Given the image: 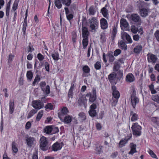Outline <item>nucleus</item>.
Masks as SVG:
<instances>
[{"mask_svg":"<svg viewBox=\"0 0 159 159\" xmlns=\"http://www.w3.org/2000/svg\"><path fill=\"white\" fill-rule=\"evenodd\" d=\"M152 99L157 103H159V96L158 95H156L153 96L152 97Z\"/></svg>","mask_w":159,"mask_h":159,"instance_id":"obj_45","label":"nucleus"},{"mask_svg":"<svg viewBox=\"0 0 159 159\" xmlns=\"http://www.w3.org/2000/svg\"><path fill=\"white\" fill-rule=\"evenodd\" d=\"M43 111H40L38 113L36 118L37 121H39L43 115Z\"/></svg>","mask_w":159,"mask_h":159,"instance_id":"obj_37","label":"nucleus"},{"mask_svg":"<svg viewBox=\"0 0 159 159\" xmlns=\"http://www.w3.org/2000/svg\"><path fill=\"white\" fill-rule=\"evenodd\" d=\"M32 106L36 109L39 110L43 107V104L39 100H36L32 101Z\"/></svg>","mask_w":159,"mask_h":159,"instance_id":"obj_6","label":"nucleus"},{"mask_svg":"<svg viewBox=\"0 0 159 159\" xmlns=\"http://www.w3.org/2000/svg\"><path fill=\"white\" fill-rule=\"evenodd\" d=\"M40 78L38 76H36L34 79V81L33 83V85L34 86L36 82H39L40 80Z\"/></svg>","mask_w":159,"mask_h":159,"instance_id":"obj_55","label":"nucleus"},{"mask_svg":"<svg viewBox=\"0 0 159 159\" xmlns=\"http://www.w3.org/2000/svg\"><path fill=\"white\" fill-rule=\"evenodd\" d=\"M131 102L134 108H135L136 105L139 102V99L135 96V93H133L132 94L131 97Z\"/></svg>","mask_w":159,"mask_h":159,"instance_id":"obj_10","label":"nucleus"},{"mask_svg":"<svg viewBox=\"0 0 159 159\" xmlns=\"http://www.w3.org/2000/svg\"><path fill=\"white\" fill-rule=\"evenodd\" d=\"M130 20L133 23L137 25H140L142 23L141 17L137 14H132L130 16Z\"/></svg>","mask_w":159,"mask_h":159,"instance_id":"obj_2","label":"nucleus"},{"mask_svg":"<svg viewBox=\"0 0 159 159\" xmlns=\"http://www.w3.org/2000/svg\"><path fill=\"white\" fill-rule=\"evenodd\" d=\"M140 37L138 34H136L133 35V39L136 41H138Z\"/></svg>","mask_w":159,"mask_h":159,"instance_id":"obj_59","label":"nucleus"},{"mask_svg":"<svg viewBox=\"0 0 159 159\" xmlns=\"http://www.w3.org/2000/svg\"><path fill=\"white\" fill-rule=\"evenodd\" d=\"M89 27L91 32H95L98 29V21L94 17L89 20Z\"/></svg>","mask_w":159,"mask_h":159,"instance_id":"obj_1","label":"nucleus"},{"mask_svg":"<svg viewBox=\"0 0 159 159\" xmlns=\"http://www.w3.org/2000/svg\"><path fill=\"white\" fill-rule=\"evenodd\" d=\"M14 57L15 55H14L11 54H10L8 60V62L9 63L11 62Z\"/></svg>","mask_w":159,"mask_h":159,"instance_id":"obj_47","label":"nucleus"},{"mask_svg":"<svg viewBox=\"0 0 159 159\" xmlns=\"http://www.w3.org/2000/svg\"><path fill=\"white\" fill-rule=\"evenodd\" d=\"M118 44L120 45L122 49L125 50L127 49V46L125 43L123 41H120V43H118Z\"/></svg>","mask_w":159,"mask_h":159,"instance_id":"obj_35","label":"nucleus"},{"mask_svg":"<svg viewBox=\"0 0 159 159\" xmlns=\"http://www.w3.org/2000/svg\"><path fill=\"white\" fill-rule=\"evenodd\" d=\"M127 142V141L125 139L124 140H121L119 143L120 147H122Z\"/></svg>","mask_w":159,"mask_h":159,"instance_id":"obj_48","label":"nucleus"},{"mask_svg":"<svg viewBox=\"0 0 159 159\" xmlns=\"http://www.w3.org/2000/svg\"><path fill=\"white\" fill-rule=\"evenodd\" d=\"M142 49V47L140 45L136 46L134 49V52L136 53H139Z\"/></svg>","mask_w":159,"mask_h":159,"instance_id":"obj_25","label":"nucleus"},{"mask_svg":"<svg viewBox=\"0 0 159 159\" xmlns=\"http://www.w3.org/2000/svg\"><path fill=\"white\" fill-rule=\"evenodd\" d=\"M14 109V102H10L9 103V112L12 114Z\"/></svg>","mask_w":159,"mask_h":159,"instance_id":"obj_23","label":"nucleus"},{"mask_svg":"<svg viewBox=\"0 0 159 159\" xmlns=\"http://www.w3.org/2000/svg\"><path fill=\"white\" fill-rule=\"evenodd\" d=\"M58 131H59V129H58L57 127H52L51 134H55L57 133L58 132Z\"/></svg>","mask_w":159,"mask_h":159,"instance_id":"obj_44","label":"nucleus"},{"mask_svg":"<svg viewBox=\"0 0 159 159\" xmlns=\"http://www.w3.org/2000/svg\"><path fill=\"white\" fill-rule=\"evenodd\" d=\"M121 29L123 30L129 26V24L127 20L125 19L122 18L120 21Z\"/></svg>","mask_w":159,"mask_h":159,"instance_id":"obj_13","label":"nucleus"},{"mask_svg":"<svg viewBox=\"0 0 159 159\" xmlns=\"http://www.w3.org/2000/svg\"><path fill=\"white\" fill-rule=\"evenodd\" d=\"M37 111H35L34 109H33L30 111L29 112L28 116H27V118H29L32 116L34 114H35L37 112Z\"/></svg>","mask_w":159,"mask_h":159,"instance_id":"obj_36","label":"nucleus"},{"mask_svg":"<svg viewBox=\"0 0 159 159\" xmlns=\"http://www.w3.org/2000/svg\"><path fill=\"white\" fill-rule=\"evenodd\" d=\"M40 141L41 149L43 151L47 150V146L48 142L46 140V138L43 136L41 138Z\"/></svg>","mask_w":159,"mask_h":159,"instance_id":"obj_5","label":"nucleus"},{"mask_svg":"<svg viewBox=\"0 0 159 159\" xmlns=\"http://www.w3.org/2000/svg\"><path fill=\"white\" fill-rule=\"evenodd\" d=\"M70 10L73 11L76 9V7L75 4H73L70 6Z\"/></svg>","mask_w":159,"mask_h":159,"instance_id":"obj_54","label":"nucleus"},{"mask_svg":"<svg viewBox=\"0 0 159 159\" xmlns=\"http://www.w3.org/2000/svg\"><path fill=\"white\" fill-rule=\"evenodd\" d=\"M53 58L55 60H57L58 59L59 54L57 53H55L52 54Z\"/></svg>","mask_w":159,"mask_h":159,"instance_id":"obj_49","label":"nucleus"},{"mask_svg":"<svg viewBox=\"0 0 159 159\" xmlns=\"http://www.w3.org/2000/svg\"><path fill=\"white\" fill-rule=\"evenodd\" d=\"M130 30L131 32L134 34H136L138 31V28L134 25L131 26Z\"/></svg>","mask_w":159,"mask_h":159,"instance_id":"obj_41","label":"nucleus"},{"mask_svg":"<svg viewBox=\"0 0 159 159\" xmlns=\"http://www.w3.org/2000/svg\"><path fill=\"white\" fill-rule=\"evenodd\" d=\"M12 150L13 152L16 153L18 151V148L16 147V143L15 141H13L11 144Z\"/></svg>","mask_w":159,"mask_h":159,"instance_id":"obj_26","label":"nucleus"},{"mask_svg":"<svg viewBox=\"0 0 159 159\" xmlns=\"http://www.w3.org/2000/svg\"><path fill=\"white\" fill-rule=\"evenodd\" d=\"M102 146L100 145H97L95 150L96 152V153L98 154H100L101 152H102Z\"/></svg>","mask_w":159,"mask_h":159,"instance_id":"obj_31","label":"nucleus"},{"mask_svg":"<svg viewBox=\"0 0 159 159\" xmlns=\"http://www.w3.org/2000/svg\"><path fill=\"white\" fill-rule=\"evenodd\" d=\"M96 11L93 6H91L89 9V15H94Z\"/></svg>","mask_w":159,"mask_h":159,"instance_id":"obj_27","label":"nucleus"},{"mask_svg":"<svg viewBox=\"0 0 159 159\" xmlns=\"http://www.w3.org/2000/svg\"><path fill=\"white\" fill-rule=\"evenodd\" d=\"M89 32L88 28L82 26V35L83 38H88L89 35Z\"/></svg>","mask_w":159,"mask_h":159,"instance_id":"obj_16","label":"nucleus"},{"mask_svg":"<svg viewBox=\"0 0 159 159\" xmlns=\"http://www.w3.org/2000/svg\"><path fill=\"white\" fill-rule=\"evenodd\" d=\"M118 155V152H115L112 153L111 155V157L112 158H115Z\"/></svg>","mask_w":159,"mask_h":159,"instance_id":"obj_62","label":"nucleus"},{"mask_svg":"<svg viewBox=\"0 0 159 159\" xmlns=\"http://www.w3.org/2000/svg\"><path fill=\"white\" fill-rule=\"evenodd\" d=\"M148 153L152 157L156 158V155L151 150L149 149L148 151Z\"/></svg>","mask_w":159,"mask_h":159,"instance_id":"obj_57","label":"nucleus"},{"mask_svg":"<svg viewBox=\"0 0 159 159\" xmlns=\"http://www.w3.org/2000/svg\"><path fill=\"white\" fill-rule=\"evenodd\" d=\"M97 108V106L95 103H93L90 107V109L89 111V115L92 117L96 116L97 115L96 111L95 110Z\"/></svg>","mask_w":159,"mask_h":159,"instance_id":"obj_8","label":"nucleus"},{"mask_svg":"<svg viewBox=\"0 0 159 159\" xmlns=\"http://www.w3.org/2000/svg\"><path fill=\"white\" fill-rule=\"evenodd\" d=\"M61 0H55V4L58 9H59L61 8L62 7V4L61 2Z\"/></svg>","mask_w":159,"mask_h":159,"instance_id":"obj_29","label":"nucleus"},{"mask_svg":"<svg viewBox=\"0 0 159 159\" xmlns=\"http://www.w3.org/2000/svg\"><path fill=\"white\" fill-rule=\"evenodd\" d=\"M136 144L131 143H130L131 150L129 152V154H133L134 153L136 152H137L136 150Z\"/></svg>","mask_w":159,"mask_h":159,"instance_id":"obj_19","label":"nucleus"},{"mask_svg":"<svg viewBox=\"0 0 159 159\" xmlns=\"http://www.w3.org/2000/svg\"><path fill=\"white\" fill-rule=\"evenodd\" d=\"M77 37V35L75 32H74L72 34V40L74 43L76 41V39Z\"/></svg>","mask_w":159,"mask_h":159,"instance_id":"obj_58","label":"nucleus"},{"mask_svg":"<svg viewBox=\"0 0 159 159\" xmlns=\"http://www.w3.org/2000/svg\"><path fill=\"white\" fill-rule=\"evenodd\" d=\"M62 3L67 6L70 5L71 3V0H61Z\"/></svg>","mask_w":159,"mask_h":159,"instance_id":"obj_38","label":"nucleus"},{"mask_svg":"<svg viewBox=\"0 0 159 159\" xmlns=\"http://www.w3.org/2000/svg\"><path fill=\"white\" fill-rule=\"evenodd\" d=\"M107 55L109 58L110 62H112L114 61L115 58L112 53H108L107 54Z\"/></svg>","mask_w":159,"mask_h":159,"instance_id":"obj_33","label":"nucleus"},{"mask_svg":"<svg viewBox=\"0 0 159 159\" xmlns=\"http://www.w3.org/2000/svg\"><path fill=\"white\" fill-rule=\"evenodd\" d=\"M52 127L50 126H46L44 129V132L49 134L52 133Z\"/></svg>","mask_w":159,"mask_h":159,"instance_id":"obj_30","label":"nucleus"},{"mask_svg":"<svg viewBox=\"0 0 159 159\" xmlns=\"http://www.w3.org/2000/svg\"><path fill=\"white\" fill-rule=\"evenodd\" d=\"M137 6L139 8V9L142 7V5L143 4V2L140 1H138L137 2Z\"/></svg>","mask_w":159,"mask_h":159,"instance_id":"obj_63","label":"nucleus"},{"mask_svg":"<svg viewBox=\"0 0 159 159\" xmlns=\"http://www.w3.org/2000/svg\"><path fill=\"white\" fill-rule=\"evenodd\" d=\"M116 74H120L121 76H122L123 74L120 72H118L117 74H116L114 72H113L108 75V79L111 83L116 84V83L115 81L117 79Z\"/></svg>","mask_w":159,"mask_h":159,"instance_id":"obj_4","label":"nucleus"},{"mask_svg":"<svg viewBox=\"0 0 159 159\" xmlns=\"http://www.w3.org/2000/svg\"><path fill=\"white\" fill-rule=\"evenodd\" d=\"M96 99V96L92 95V94H91L90 97L89 98V101L91 102H93Z\"/></svg>","mask_w":159,"mask_h":159,"instance_id":"obj_50","label":"nucleus"},{"mask_svg":"<svg viewBox=\"0 0 159 159\" xmlns=\"http://www.w3.org/2000/svg\"><path fill=\"white\" fill-rule=\"evenodd\" d=\"M61 148L60 144L57 143H54L52 146V150L54 151H57L60 149Z\"/></svg>","mask_w":159,"mask_h":159,"instance_id":"obj_24","label":"nucleus"},{"mask_svg":"<svg viewBox=\"0 0 159 159\" xmlns=\"http://www.w3.org/2000/svg\"><path fill=\"white\" fill-rule=\"evenodd\" d=\"M18 6V2H16V0L15 2H14V3L12 7V9L14 11H15L17 9V7Z\"/></svg>","mask_w":159,"mask_h":159,"instance_id":"obj_53","label":"nucleus"},{"mask_svg":"<svg viewBox=\"0 0 159 159\" xmlns=\"http://www.w3.org/2000/svg\"><path fill=\"white\" fill-rule=\"evenodd\" d=\"M84 39L82 40V44L83 46V48H85L87 46L88 43V38H84Z\"/></svg>","mask_w":159,"mask_h":159,"instance_id":"obj_34","label":"nucleus"},{"mask_svg":"<svg viewBox=\"0 0 159 159\" xmlns=\"http://www.w3.org/2000/svg\"><path fill=\"white\" fill-rule=\"evenodd\" d=\"M101 11L104 17L106 18H108V11L105 7L102 8L101 10Z\"/></svg>","mask_w":159,"mask_h":159,"instance_id":"obj_22","label":"nucleus"},{"mask_svg":"<svg viewBox=\"0 0 159 159\" xmlns=\"http://www.w3.org/2000/svg\"><path fill=\"white\" fill-rule=\"evenodd\" d=\"M130 114L132 116L131 118V120L132 121H134L136 120L137 119L138 115L135 113H134L132 111H131Z\"/></svg>","mask_w":159,"mask_h":159,"instance_id":"obj_28","label":"nucleus"},{"mask_svg":"<svg viewBox=\"0 0 159 159\" xmlns=\"http://www.w3.org/2000/svg\"><path fill=\"white\" fill-rule=\"evenodd\" d=\"M120 67V65L118 63V62H115L113 67V70L115 71H117L118 70Z\"/></svg>","mask_w":159,"mask_h":159,"instance_id":"obj_42","label":"nucleus"},{"mask_svg":"<svg viewBox=\"0 0 159 159\" xmlns=\"http://www.w3.org/2000/svg\"><path fill=\"white\" fill-rule=\"evenodd\" d=\"M150 11L148 8H143L139 10V14L143 17H145L148 15V13Z\"/></svg>","mask_w":159,"mask_h":159,"instance_id":"obj_9","label":"nucleus"},{"mask_svg":"<svg viewBox=\"0 0 159 159\" xmlns=\"http://www.w3.org/2000/svg\"><path fill=\"white\" fill-rule=\"evenodd\" d=\"M95 67L97 70H99L101 67L100 63L99 61H97L95 64Z\"/></svg>","mask_w":159,"mask_h":159,"instance_id":"obj_52","label":"nucleus"},{"mask_svg":"<svg viewBox=\"0 0 159 159\" xmlns=\"http://www.w3.org/2000/svg\"><path fill=\"white\" fill-rule=\"evenodd\" d=\"M87 100L85 97H81L78 100V102L80 105H85Z\"/></svg>","mask_w":159,"mask_h":159,"instance_id":"obj_21","label":"nucleus"},{"mask_svg":"<svg viewBox=\"0 0 159 159\" xmlns=\"http://www.w3.org/2000/svg\"><path fill=\"white\" fill-rule=\"evenodd\" d=\"M72 121V117L69 115L66 116L64 118L63 122L66 124H69Z\"/></svg>","mask_w":159,"mask_h":159,"instance_id":"obj_20","label":"nucleus"},{"mask_svg":"<svg viewBox=\"0 0 159 159\" xmlns=\"http://www.w3.org/2000/svg\"><path fill=\"white\" fill-rule=\"evenodd\" d=\"M133 133L136 136H140L141 134V127L138 125L137 123H134L131 127Z\"/></svg>","mask_w":159,"mask_h":159,"instance_id":"obj_3","label":"nucleus"},{"mask_svg":"<svg viewBox=\"0 0 159 159\" xmlns=\"http://www.w3.org/2000/svg\"><path fill=\"white\" fill-rule=\"evenodd\" d=\"M79 118L82 120H84L86 119V117L84 113L83 112L80 113L79 114Z\"/></svg>","mask_w":159,"mask_h":159,"instance_id":"obj_39","label":"nucleus"},{"mask_svg":"<svg viewBox=\"0 0 159 159\" xmlns=\"http://www.w3.org/2000/svg\"><path fill=\"white\" fill-rule=\"evenodd\" d=\"M147 56L148 61L149 62L155 63L157 60L156 56L152 53H148Z\"/></svg>","mask_w":159,"mask_h":159,"instance_id":"obj_11","label":"nucleus"},{"mask_svg":"<svg viewBox=\"0 0 159 159\" xmlns=\"http://www.w3.org/2000/svg\"><path fill=\"white\" fill-rule=\"evenodd\" d=\"M53 106L50 103H48L45 106V108L46 109H50L51 110Z\"/></svg>","mask_w":159,"mask_h":159,"instance_id":"obj_61","label":"nucleus"},{"mask_svg":"<svg viewBox=\"0 0 159 159\" xmlns=\"http://www.w3.org/2000/svg\"><path fill=\"white\" fill-rule=\"evenodd\" d=\"M26 141L28 146L31 148L34 144L35 140L34 138L28 136L26 137Z\"/></svg>","mask_w":159,"mask_h":159,"instance_id":"obj_12","label":"nucleus"},{"mask_svg":"<svg viewBox=\"0 0 159 159\" xmlns=\"http://www.w3.org/2000/svg\"><path fill=\"white\" fill-rule=\"evenodd\" d=\"M83 70L84 72L85 73H89L90 71V69L89 67L87 66H85L83 68Z\"/></svg>","mask_w":159,"mask_h":159,"instance_id":"obj_46","label":"nucleus"},{"mask_svg":"<svg viewBox=\"0 0 159 159\" xmlns=\"http://www.w3.org/2000/svg\"><path fill=\"white\" fill-rule=\"evenodd\" d=\"M121 52V51L119 49L116 50L114 52V55L115 56H118L120 54Z\"/></svg>","mask_w":159,"mask_h":159,"instance_id":"obj_56","label":"nucleus"},{"mask_svg":"<svg viewBox=\"0 0 159 159\" xmlns=\"http://www.w3.org/2000/svg\"><path fill=\"white\" fill-rule=\"evenodd\" d=\"M112 89L113 91L112 94L113 97L116 99L113 101V102L115 105L117 102V99L119 97L120 93L119 92L116 90V87L115 86H112Z\"/></svg>","mask_w":159,"mask_h":159,"instance_id":"obj_7","label":"nucleus"},{"mask_svg":"<svg viewBox=\"0 0 159 159\" xmlns=\"http://www.w3.org/2000/svg\"><path fill=\"white\" fill-rule=\"evenodd\" d=\"M44 65L46 70L49 71V65L48 63V62H45Z\"/></svg>","mask_w":159,"mask_h":159,"instance_id":"obj_60","label":"nucleus"},{"mask_svg":"<svg viewBox=\"0 0 159 159\" xmlns=\"http://www.w3.org/2000/svg\"><path fill=\"white\" fill-rule=\"evenodd\" d=\"M121 38L123 39H124L125 38L126 40L129 43H132V42L130 36L127 33H125L123 34L122 35Z\"/></svg>","mask_w":159,"mask_h":159,"instance_id":"obj_18","label":"nucleus"},{"mask_svg":"<svg viewBox=\"0 0 159 159\" xmlns=\"http://www.w3.org/2000/svg\"><path fill=\"white\" fill-rule=\"evenodd\" d=\"M41 89L42 90L43 92H45L46 94H48L50 93V87L49 85H48L44 88L42 87Z\"/></svg>","mask_w":159,"mask_h":159,"instance_id":"obj_32","label":"nucleus"},{"mask_svg":"<svg viewBox=\"0 0 159 159\" xmlns=\"http://www.w3.org/2000/svg\"><path fill=\"white\" fill-rule=\"evenodd\" d=\"M100 24L101 28L102 29L104 30L107 28L108 25L107 20L104 18H102L100 20Z\"/></svg>","mask_w":159,"mask_h":159,"instance_id":"obj_14","label":"nucleus"},{"mask_svg":"<svg viewBox=\"0 0 159 159\" xmlns=\"http://www.w3.org/2000/svg\"><path fill=\"white\" fill-rule=\"evenodd\" d=\"M11 0H10L9 2H8L6 10V15L7 16H8L9 15V10L10 7V5L11 4Z\"/></svg>","mask_w":159,"mask_h":159,"instance_id":"obj_40","label":"nucleus"},{"mask_svg":"<svg viewBox=\"0 0 159 159\" xmlns=\"http://www.w3.org/2000/svg\"><path fill=\"white\" fill-rule=\"evenodd\" d=\"M69 112L67 108L66 107H64L61 110V113H58V116L59 117L61 120H62V116L63 115H66Z\"/></svg>","mask_w":159,"mask_h":159,"instance_id":"obj_15","label":"nucleus"},{"mask_svg":"<svg viewBox=\"0 0 159 159\" xmlns=\"http://www.w3.org/2000/svg\"><path fill=\"white\" fill-rule=\"evenodd\" d=\"M26 76L28 79L31 80L33 77L32 72L30 71H28L27 72Z\"/></svg>","mask_w":159,"mask_h":159,"instance_id":"obj_43","label":"nucleus"},{"mask_svg":"<svg viewBox=\"0 0 159 159\" xmlns=\"http://www.w3.org/2000/svg\"><path fill=\"white\" fill-rule=\"evenodd\" d=\"M157 40L159 42V30H157L154 34Z\"/></svg>","mask_w":159,"mask_h":159,"instance_id":"obj_51","label":"nucleus"},{"mask_svg":"<svg viewBox=\"0 0 159 159\" xmlns=\"http://www.w3.org/2000/svg\"><path fill=\"white\" fill-rule=\"evenodd\" d=\"M135 78L133 75L131 73L128 74L126 77V81L128 82L131 83L134 81Z\"/></svg>","mask_w":159,"mask_h":159,"instance_id":"obj_17","label":"nucleus"},{"mask_svg":"<svg viewBox=\"0 0 159 159\" xmlns=\"http://www.w3.org/2000/svg\"><path fill=\"white\" fill-rule=\"evenodd\" d=\"M101 39L102 42H103L105 40V34L102 33L101 34Z\"/></svg>","mask_w":159,"mask_h":159,"instance_id":"obj_64","label":"nucleus"}]
</instances>
